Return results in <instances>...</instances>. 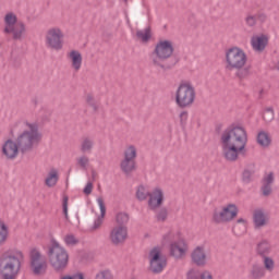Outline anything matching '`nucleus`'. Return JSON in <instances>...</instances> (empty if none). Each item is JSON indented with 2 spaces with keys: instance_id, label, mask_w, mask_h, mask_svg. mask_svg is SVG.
<instances>
[{
  "instance_id": "obj_13",
  "label": "nucleus",
  "mask_w": 279,
  "mask_h": 279,
  "mask_svg": "<svg viewBox=\"0 0 279 279\" xmlns=\"http://www.w3.org/2000/svg\"><path fill=\"white\" fill-rule=\"evenodd\" d=\"M126 239H128L126 226L114 227L110 232V240L113 245H121L122 243H125Z\"/></svg>"
},
{
  "instance_id": "obj_52",
  "label": "nucleus",
  "mask_w": 279,
  "mask_h": 279,
  "mask_svg": "<svg viewBox=\"0 0 279 279\" xmlns=\"http://www.w3.org/2000/svg\"><path fill=\"white\" fill-rule=\"evenodd\" d=\"M201 276V279H213V275L208 271H204Z\"/></svg>"
},
{
  "instance_id": "obj_9",
  "label": "nucleus",
  "mask_w": 279,
  "mask_h": 279,
  "mask_svg": "<svg viewBox=\"0 0 279 279\" xmlns=\"http://www.w3.org/2000/svg\"><path fill=\"white\" fill-rule=\"evenodd\" d=\"M148 199V206L150 210H156V208H160L162 202H165V193L160 189H155L153 193L148 192L144 185H140L136 190V198L138 202H145Z\"/></svg>"
},
{
  "instance_id": "obj_53",
  "label": "nucleus",
  "mask_w": 279,
  "mask_h": 279,
  "mask_svg": "<svg viewBox=\"0 0 279 279\" xmlns=\"http://www.w3.org/2000/svg\"><path fill=\"white\" fill-rule=\"evenodd\" d=\"M169 234H171V232H169L168 234L163 235V239H169Z\"/></svg>"
},
{
  "instance_id": "obj_27",
  "label": "nucleus",
  "mask_w": 279,
  "mask_h": 279,
  "mask_svg": "<svg viewBox=\"0 0 279 279\" xmlns=\"http://www.w3.org/2000/svg\"><path fill=\"white\" fill-rule=\"evenodd\" d=\"M234 71H236L235 77H238V80H247V77H250V75H252V66L251 65H244L240 69H234Z\"/></svg>"
},
{
  "instance_id": "obj_33",
  "label": "nucleus",
  "mask_w": 279,
  "mask_h": 279,
  "mask_svg": "<svg viewBox=\"0 0 279 279\" xmlns=\"http://www.w3.org/2000/svg\"><path fill=\"white\" fill-rule=\"evenodd\" d=\"M33 269V274L35 276H40L41 274H45L47 271V264L46 263H35L34 266H31Z\"/></svg>"
},
{
  "instance_id": "obj_16",
  "label": "nucleus",
  "mask_w": 279,
  "mask_h": 279,
  "mask_svg": "<svg viewBox=\"0 0 279 279\" xmlns=\"http://www.w3.org/2000/svg\"><path fill=\"white\" fill-rule=\"evenodd\" d=\"M192 263L196 265V267H204L206 265V253L204 252V247L197 246L191 254Z\"/></svg>"
},
{
  "instance_id": "obj_17",
  "label": "nucleus",
  "mask_w": 279,
  "mask_h": 279,
  "mask_svg": "<svg viewBox=\"0 0 279 279\" xmlns=\"http://www.w3.org/2000/svg\"><path fill=\"white\" fill-rule=\"evenodd\" d=\"M255 252L260 258L269 256L271 254V242L267 239H263L256 244Z\"/></svg>"
},
{
  "instance_id": "obj_11",
  "label": "nucleus",
  "mask_w": 279,
  "mask_h": 279,
  "mask_svg": "<svg viewBox=\"0 0 279 279\" xmlns=\"http://www.w3.org/2000/svg\"><path fill=\"white\" fill-rule=\"evenodd\" d=\"M239 215V207L234 204H229L221 211H214L213 219L215 223H226L232 221Z\"/></svg>"
},
{
  "instance_id": "obj_6",
  "label": "nucleus",
  "mask_w": 279,
  "mask_h": 279,
  "mask_svg": "<svg viewBox=\"0 0 279 279\" xmlns=\"http://www.w3.org/2000/svg\"><path fill=\"white\" fill-rule=\"evenodd\" d=\"M195 87L191 82L182 81L175 92V104L178 108H191L195 104Z\"/></svg>"
},
{
  "instance_id": "obj_38",
  "label": "nucleus",
  "mask_w": 279,
  "mask_h": 279,
  "mask_svg": "<svg viewBox=\"0 0 279 279\" xmlns=\"http://www.w3.org/2000/svg\"><path fill=\"white\" fill-rule=\"evenodd\" d=\"M179 119H180V125L182 130H186V123L189 121V111H182L179 114Z\"/></svg>"
},
{
  "instance_id": "obj_19",
  "label": "nucleus",
  "mask_w": 279,
  "mask_h": 279,
  "mask_svg": "<svg viewBox=\"0 0 279 279\" xmlns=\"http://www.w3.org/2000/svg\"><path fill=\"white\" fill-rule=\"evenodd\" d=\"M97 203L100 208V216H98V218L95 220L92 227V231L99 230L104 223V217H106V203H104V198H97Z\"/></svg>"
},
{
  "instance_id": "obj_2",
  "label": "nucleus",
  "mask_w": 279,
  "mask_h": 279,
  "mask_svg": "<svg viewBox=\"0 0 279 279\" xmlns=\"http://www.w3.org/2000/svg\"><path fill=\"white\" fill-rule=\"evenodd\" d=\"M174 51L173 41L159 40L153 51V54L156 56L153 58L154 66H159L162 71H171L180 62V57L173 54Z\"/></svg>"
},
{
  "instance_id": "obj_37",
  "label": "nucleus",
  "mask_w": 279,
  "mask_h": 279,
  "mask_svg": "<svg viewBox=\"0 0 279 279\" xmlns=\"http://www.w3.org/2000/svg\"><path fill=\"white\" fill-rule=\"evenodd\" d=\"M274 118H275L274 108L272 107L266 108L265 114H264V121L266 123H271Z\"/></svg>"
},
{
  "instance_id": "obj_14",
  "label": "nucleus",
  "mask_w": 279,
  "mask_h": 279,
  "mask_svg": "<svg viewBox=\"0 0 279 279\" xmlns=\"http://www.w3.org/2000/svg\"><path fill=\"white\" fill-rule=\"evenodd\" d=\"M19 150H21V148L16 141L7 140L2 146V154L8 160H14V158L19 156Z\"/></svg>"
},
{
  "instance_id": "obj_44",
  "label": "nucleus",
  "mask_w": 279,
  "mask_h": 279,
  "mask_svg": "<svg viewBox=\"0 0 279 279\" xmlns=\"http://www.w3.org/2000/svg\"><path fill=\"white\" fill-rule=\"evenodd\" d=\"M88 162H90V160L86 156H83L77 159V165L81 169H86V167H88Z\"/></svg>"
},
{
  "instance_id": "obj_49",
  "label": "nucleus",
  "mask_w": 279,
  "mask_h": 279,
  "mask_svg": "<svg viewBox=\"0 0 279 279\" xmlns=\"http://www.w3.org/2000/svg\"><path fill=\"white\" fill-rule=\"evenodd\" d=\"M83 193L85 195H90V193H93V183L88 182L84 187Z\"/></svg>"
},
{
  "instance_id": "obj_48",
  "label": "nucleus",
  "mask_w": 279,
  "mask_h": 279,
  "mask_svg": "<svg viewBox=\"0 0 279 279\" xmlns=\"http://www.w3.org/2000/svg\"><path fill=\"white\" fill-rule=\"evenodd\" d=\"M239 223H241L243 230H245V228L247 226V221L245 219H243V218H240V219L236 220L235 225L233 226V231H235L236 228H239Z\"/></svg>"
},
{
  "instance_id": "obj_8",
  "label": "nucleus",
  "mask_w": 279,
  "mask_h": 279,
  "mask_svg": "<svg viewBox=\"0 0 279 279\" xmlns=\"http://www.w3.org/2000/svg\"><path fill=\"white\" fill-rule=\"evenodd\" d=\"M247 64V54L239 47L229 48L226 51V70L243 69Z\"/></svg>"
},
{
  "instance_id": "obj_39",
  "label": "nucleus",
  "mask_w": 279,
  "mask_h": 279,
  "mask_svg": "<svg viewBox=\"0 0 279 279\" xmlns=\"http://www.w3.org/2000/svg\"><path fill=\"white\" fill-rule=\"evenodd\" d=\"M38 260H40V252L36 248L31 250V266L36 265Z\"/></svg>"
},
{
  "instance_id": "obj_31",
  "label": "nucleus",
  "mask_w": 279,
  "mask_h": 279,
  "mask_svg": "<svg viewBox=\"0 0 279 279\" xmlns=\"http://www.w3.org/2000/svg\"><path fill=\"white\" fill-rule=\"evenodd\" d=\"M94 145H95V143L93 142V140L86 137L83 140V142L81 144V151L83 154H90V151H93Z\"/></svg>"
},
{
  "instance_id": "obj_5",
  "label": "nucleus",
  "mask_w": 279,
  "mask_h": 279,
  "mask_svg": "<svg viewBox=\"0 0 279 279\" xmlns=\"http://www.w3.org/2000/svg\"><path fill=\"white\" fill-rule=\"evenodd\" d=\"M47 255L51 267L58 274L64 271L69 266V253L58 241H51V245L48 246Z\"/></svg>"
},
{
  "instance_id": "obj_41",
  "label": "nucleus",
  "mask_w": 279,
  "mask_h": 279,
  "mask_svg": "<svg viewBox=\"0 0 279 279\" xmlns=\"http://www.w3.org/2000/svg\"><path fill=\"white\" fill-rule=\"evenodd\" d=\"M167 217H169V211L167 207L161 208L156 215L157 221H167Z\"/></svg>"
},
{
  "instance_id": "obj_30",
  "label": "nucleus",
  "mask_w": 279,
  "mask_h": 279,
  "mask_svg": "<svg viewBox=\"0 0 279 279\" xmlns=\"http://www.w3.org/2000/svg\"><path fill=\"white\" fill-rule=\"evenodd\" d=\"M136 37L142 40V43H149L151 40V27L148 26L144 31H137Z\"/></svg>"
},
{
  "instance_id": "obj_26",
  "label": "nucleus",
  "mask_w": 279,
  "mask_h": 279,
  "mask_svg": "<svg viewBox=\"0 0 279 279\" xmlns=\"http://www.w3.org/2000/svg\"><path fill=\"white\" fill-rule=\"evenodd\" d=\"M257 143L260 147H269L271 145V137L269 136V133L260 131L257 134Z\"/></svg>"
},
{
  "instance_id": "obj_35",
  "label": "nucleus",
  "mask_w": 279,
  "mask_h": 279,
  "mask_svg": "<svg viewBox=\"0 0 279 279\" xmlns=\"http://www.w3.org/2000/svg\"><path fill=\"white\" fill-rule=\"evenodd\" d=\"M136 158V147L130 146L125 151H124V160H134Z\"/></svg>"
},
{
  "instance_id": "obj_28",
  "label": "nucleus",
  "mask_w": 279,
  "mask_h": 279,
  "mask_svg": "<svg viewBox=\"0 0 279 279\" xmlns=\"http://www.w3.org/2000/svg\"><path fill=\"white\" fill-rule=\"evenodd\" d=\"M185 252L184 247L180 246L178 242L170 245V256H174V258H181Z\"/></svg>"
},
{
  "instance_id": "obj_51",
  "label": "nucleus",
  "mask_w": 279,
  "mask_h": 279,
  "mask_svg": "<svg viewBox=\"0 0 279 279\" xmlns=\"http://www.w3.org/2000/svg\"><path fill=\"white\" fill-rule=\"evenodd\" d=\"M222 130H223V123L216 124V128H215L216 134H221Z\"/></svg>"
},
{
  "instance_id": "obj_34",
  "label": "nucleus",
  "mask_w": 279,
  "mask_h": 279,
  "mask_svg": "<svg viewBox=\"0 0 279 279\" xmlns=\"http://www.w3.org/2000/svg\"><path fill=\"white\" fill-rule=\"evenodd\" d=\"M116 220L118 226H128V222L130 221V215L126 213H119Z\"/></svg>"
},
{
  "instance_id": "obj_40",
  "label": "nucleus",
  "mask_w": 279,
  "mask_h": 279,
  "mask_svg": "<svg viewBox=\"0 0 279 279\" xmlns=\"http://www.w3.org/2000/svg\"><path fill=\"white\" fill-rule=\"evenodd\" d=\"M62 210L66 221H69V196L68 195L63 196Z\"/></svg>"
},
{
  "instance_id": "obj_12",
  "label": "nucleus",
  "mask_w": 279,
  "mask_h": 279,
  "mask_svg": "<svg viewBox=\"0 0 279 279\" xmlns=\"http://www.w3.org/2000/svg\"><path fill=\"white\" fill-rule=\"evenodd\" d=\"M62 38H64V34L60 28H50L46 34V45L49 49L60 51L62 49Z\"/></svg>"
},
{
  "instance_id": "obj_21",
  "label": "nucleus",
  "mask_w": 279,
  "mask_h": 279,
  "mask_svg": "<svg viewBox=\"0 0 279 279\" xmlns=\"http://www.w3.org/2000/svg\"><path fill=\"white\" fill-rule=\"evenodd\" d=\"M256 173V165L255 163H248L246 166V169L242 172V182L243 184H250L252 183L253 179L252 177Z\"/></svg>"
},
{
  "instance_id": "obj_20",
  "label": "nucleus",
  "mask_w": 279,
  "mask_h": 279,
  "mask_svg": "<svg viewBox=\"0 0 279 279\" xmlns=\"http://www.w3.org/2000/svg\"><path fill=\"white\" fill-rule=\"evenodd\" d=\"M253 221L255 230H260V228H265V226H267V218L265 217V213L260 209L254 211Z\"/></svg>"
},
{
  "instance_id": "obj_36",
  "label": "nucleus",
  "mask_w": 279,
  "mask_h": 279,
  "mask_svg": "<svg viewBox=\"0 0 279 279\" xmlns=\"http://www.w3.org/2000/svg\"><path fill=\"white\" fill-rule=\"evenodd\" d=\"M86 104L87 106H89V108H93L94 112H97V110H99V105H97L95 97H93L90 94H88L86 97Z\"/></svg>"
},
{
  "instance_id": "obj_7",
  "label": "nucleus",
  "mask_w": 279,
  "mask_h": 279,
  "mask_svg": "<svg viewBox=\"0 0 279 279\" xmlns=\"http://www.w3.org/2000/svg\"><path fill=\"white\" fill-rule=\"evenodd\" d=\"M4 34H12V40H23L25 34V23L19 22V17L13 12L7 13L4 16Z\"/></svg>"
},
{
  "instance_id": "obj_32",
  "label": "nucleus",
  "mask_w": 279,
  "mask_h": 279,
  "mask_svg": "<svg viewBox=\"0 0 279 279\" xmlns=\"http://www.w3.org/2000/svg\"><path fill=\"white\" fill-rule=\"evenodd\" d=\"M262 258L264 263V269H266V271H274L276 267V262H274V258L269 257V255H266Z\"/></svg>"
},
{
  "instance_id": "obj_25",
  "label": "nucleus",
  "mask_w": 279,
  "mask_h": 279,
  "mask_svg": "<svg viewBox=\"0 0 279 279\" xmlns=\"http://www.w3.org/2000/svg\"><path fill=\"white\" fill-rule=\"evenodd\" d=\"M70 58L72 60V66L75 71H80L82 69V53L77 50H72L70 52Z\"/></svg>"
},
{
  "instance_id": "obj_15",
  "label": "nucleus",
  "mask_w": 279,
  "mask_h": 279,
  "mask_svg": "<svg viewBox=\"0 0 279 279\" xmlns=\"http://www.w3.org/2000/svg\"><path fill=\"white\" fill-rule=\"evenodd\" d=\"M275 182V177H274V172H269L266 177H264L262 179V195L263 197H269V195H271L272 193V189L271 185Z\"/></svg>"
},
{
  "instance_id": "obj_43",
  "label": "nucleus",
  "mask_w": 279,
  "mask_h": 279,
  "mask_svg": "<svg viewBox=\"0 0 279 279\" xmlns=\"http://www.w3.org/2000/svg\"><path fill=\"white\" fill-rule=\"evenodd\" d=\"M96 279H112V272L110 270H101L96 275Z\"/></svg>"
},
{
  "instance_id": "obj_47",
  "label": "nucleus",
  "mask_w": 279,
  "mask_h": 279,
  "mask_svg": "<svg viewBox=\"0 0 279 279\" xmlns=\"http://www.w3.org/2000/svg\"><path fill=\"white\" fill-rule=\"evenodd\" d=\"M186 279H201V275L199 272L192 269L187 271Z\"/></svg>"
},
{
  "instance_id": "obj_45",
  "label": "nucleus",
  "mask_w": 279,
  "mask_h": 279,
  "mask_svg": "<svg viewBox=\"0 0 279 279\" xmlns=\"http://www.w3.org/2000/svg\"><path fill=\"white\" fill-rule=\"evenodd\" d=\"M64 241L66 243V245H77V243H80V241L77 239H75V235L73 234H69L64 238Z\"/></svg>"
},
{
  "instance_id": "obj_10",
  "label": "nucleus",
  "mask_w": 279,
  "mask_h": 279,
  "mask_svg": "<svg viewBox=\"0 0 279 279\" xmlns=\"http://www.w3.org/2000/svg\"><path fill=\"white\" fill-rule=\"evenodd\" d=\"M149 265L153 274H162V270L167 267V257L162 256L159 247H154L149 252Z\"/></svg>"
},
{
  "instance_id": "obj_1",
  "label": "nucleus",
  "mask_w": 279,
  "mask_h": 279,
  "mask_svg": "<svg viewBox=\"0 0 279 279\" xmlns=\"http://www.w3.org/2000/svg\"><path fill=\"white\" fill-rule=\"evenodd\" d=\"M220 142L223 158L229 162H236L239 160V154H245L247 131L243 126L231 124L222 132Z\"/></svg>"
},
{
  "instance_id": "obj_24",
  "label": "nucleus",
  "mask_w": 279,
  "mask_h": 279,
  "mask_svg": "<svg viewBox=\"0 0 279 279\" xmlns=\"http://www.w3.org/2000/svg\"><path fill=\"white\" fill-rule=\"evenodd\" d=\"M58 180H60V177L58 175V170L51 169L45 180V184L49 189H52V186H56L58 184Z\"/></svg>"
},
{
  "instance_id": "obj_42",
  "label": "nucleus",
  "mask_w": 279,
  "mask_h": 279,
  "mask_svg": "<svg viewBox=\"0 0 279 279\" xmlns=\"http://www.w3.org/2000/svg\"><path fill=\"white\" fill-rule=\"evenodd\" d=\"M245 24L247 27H255L256 26V15L247 14L244 19Z\"/></svg>"
},
{
  "instance_id": "obj_54",
  "label": "nucleus",
  "mask_w": 279,
  "mask_h": 279,
  "mask_svg": "<svg viewBox=\"0 0 279 279\" xmlns=\"http://www.w3.org/2000/svg\"><path fill=\"white\" fill-rule=\"evenodd\" d=\"M2 46H3V43L0 41V47H2Z\"/></svg>"
},
{
  "instance_id": "obj_3",
  "label": "nucleus",
  "mask_w": 279,
  "mask_h": 279,
  "mask_svg": "<svg viewBox=\"0 0 279 279\" xmlns=\"http://www.w3.org/2000/svg\"><path fill=\"white\" fill-rule=\"evenodd\" d=\"M23 252L10 250L0 255V279H16L21 271Z\"/></svg>"
},
{
  "instance_id": "obj_23",
  "label": "nucleus",
  "mask_w": 279,
  "mask_h": 279,
  "mask_svg": "<svg viewBox=\"0 0 279 279\" xmlns=\"http://www.w3.org/2000/svg\"><path fill=\"white\" fill-rule=\"evenodd\" d=\"M120 169L125 175H130L132 171H136V160L123 159L120 163Z\"/></svg>"
},
{
  "instance_id": "obj_29",
  "label": "nucleus",
  "mask_w": 279,
  "mask_h": 279,
  "mask_svg": "<svg viewBox=\"0 0 279 279\" xmlns=\"http://www.w3.org/2000/svg\"><path fill=\"white\" fill-rule=\"evenodd\" d=\"M9 234L10 231L8 230V225H5L3 220H0V247L5 245Z\"/></svg>"
},
{
  "instance_id": "obj_46",
  "label": "nucleus",
  "mask_w": 279,
  "mask_h": 279,
  "mask_svg": "<svg viewBox=\"0 0 279 279\" xmlns=\"http://www.w3.org/2000/svg\"><path fill=\"white\" fill-rule=\"evenodd\" d=\"M255 19H256V22L258 23H266L267 21V14L263 13V12H258L257 14H255Z\"/></svg>"
},
{
  "instance_id": "obj_55",
  "label": "nucleus",
  "mask_w": 279,
  "mask_h": 279,
  "mask_svg": "<svg viewBox=\"0 0 279 279\" xmlns=\"http://www.w3.org/2000/svg\"><path fill=\"white\" fill-rule=\"evenodd\" d=\"M227 217H230V213H227Z\"/></svg>"
},
{
  "instance_id": "obj_56",
  "label": "nucleus",
  "mask_w": 279,
  "mask_h": 279,
  "mask_svg": "<svg viewBox=\"0 0 279 279\" xmlns=\"http://www.w3.org/2000/svg\"><path fill=\"white\" fill-rule=\"evenodd\" d=\"M124 1V3H128V0H123Z\"/></svg>"
},
{
  "instance_id": "obj_18",
  "label": "nucleus",
  "mask_w": 279,
  "mask_h": 279,
  "mask_svg": "<svg viewBox=\"0 0 279 279\" xmlns=\"http://www.w3.org/2000/svg\"><path fill=\"white\" fill-rule=\"evenodd\" d=\"M251 45L254 51H265L267 45H269V38L267 35H260L251 39Z\"/></svg>"
},
{
  "instance_id": "obj_4",
  "label": "nucleus",
  "mask_w": 279,
  "mask_h": 279,
  "mask_svg": "<svg viewBox=\"0 0 279 279\" xmlns=\"http://www.w3.org/2000/svg\"><path fill=\"white\" fill-rule=\"evenodd\" d=\"M29 130L21 133L15 140L21 154H27V151H32L35 146L39 145L40 141H43V134L38 131V124L36 123H26Z\"/></svg>"
},
{
  "instance_id": "obj_22",
  "label": "nucleus",
  "mask_w": 279,
  "mask_h": 279,
  "mask_svg": "<svg viewBox=\"0 0 279 279\" xmlns=\"http://www.w3.org/2000/svg\"><path fill=\"white\" fill-rule=\"evenodd\" d=\"M265 268L260 264H253L250 269L251 279H263L265 278Z\"/></svg>"
},
{
  "instance_id": "obj_50",
  "label": "nucleus",
  "mask_w": 279,
  "mask_h": 279,
  "mask_svg": "<svg viewBox=\"0 0 279 279\" xmlns=\"http://www.w3.org/2000/svg\"><path fill=\"white\" fill-rule=\"evenodd\" d=\"M61 279H84V275L82 274H75L73 276L66 275L61 277Z\"/></svg>"
}]
</instances>
